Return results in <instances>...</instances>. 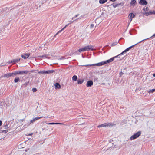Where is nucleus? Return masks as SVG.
<instances>
[{
	"mask_svg": "<svg viewBox=\"0 0 155 155\" xmlns=\"http://www.w3.org/2000/svg\"><path fill=\"white\" fill-rule=\"evenodd\" d=\"M141 132V131H139L135 133L130 137V140H134L138 138L140 135Z\"/></svg>",
	"mask_w": 155,
	"mask_h": 155,
	"instance_id": "nucleus-1",
	"label": "nucleus"
},
{
	"mask_svg": "<svg viewBox=\"0 0 155 155\" xmlns=\"http://www.w3.org/2000/svg\"><path fill=\"white\" fill-rule=\"evenodd\" d=\"M112 123H105L99 125L97 127L99 128L101 127H108L112 125Z\"/></svg>",
	"mask_w": 155,
	"mask_h": 155,
	"instance_id": "nucleus-2",
	"label": "nucleus"
},
{
	"mask_svg": "<svg viewBox=\"0 0 155 155\" xmlns=\"http://www.w3.org/2000/svg\"><path fill=\"white\" fill-rule=\"evenodd\" d=\"M129 49L128 48H127L125 50L123 51L122 52H121L120 54H118V55H119V58L117 59V61H120L121 60H122L124 58V57H122V58H120V56L123 55L124 53H125L127 51H129Z\"/></svg>",
	"mask_w": 155,
	"mask_h": 155,
	"instance_id": "nucleus-3",
	"label": "nucleus"
},
{
	"mask_svg": "<svg viewBox=\"0 0 155 155\" xmlns=\"http://www.w3.org/2000/svg\"><path fill=\"white\" fill-rule=\"evenodd\" d=\"M119 58V55H117L116 56L111 58L109 60H107L105 61H104V62L105 63V64H107V63H109L110 62H112L114 60V58Z\"/></svg>",
	"mask_w": 155,
	"mask_h": 155,
	"instance_id": "nucleus-4",
	"label": "nucleus"
},
{
	"mask_svg": "<svg viewBox=\"0 0 155 155\" xmlns=\"http://www.w3.org/2000/svg\"><path fill=\"white\" fill-rule=\"evenodd\" d=\"M85 49V51H88L90 50L93 51L94 48H93V47L92 45H88L84 47Z\"/></svg>",
	"mask_w": 155,
	"mask_h": 155,
	"instance_id": "nucleus-5",
	"label": "nucleus"
},
{
	"mask_svg": "<svg viewBox=\"0 0 155 155\" xmlns=\"http://www.w3.org/2000/svg\"><path fill=\"white\" fill-rule=\"evenodd\" d=\"M18 74L20 75H24L27 74L28 73V71H17Z\"/></svg>",
	"mask_w": 155,
	"mask_h": 155,
	"instance_id": "nucleus-6",
	"label": "nucleus"
},
{
	"mask_svg": "<svg viewBox=\"0 0 155 155\" xmlns=\"http://www.w3.org/2000/svg\"><path fill=\"white\" fill-rule=\"evenodd\" d=\"M74 21H75V20H73V21H70V23H68V25H65V26L64 27V28H63L61 30L59 31L55 35V36L56 35L58 34L59 33H60L67 26H68V25H69V24H71V23H73Z\"/></svg>",
	"mask_w": 155,
	"mask_h": 155,
	"instance_id": "nucleus-7",
	"label": "nucleus"
},
{
	"mask_svg": "<svg viewBox=\"0 0 155 155\" xmlns=\"http://www.w3.org/2000/svg\"><path fill=\"white\" fill-rule=\"evenodd\" d=\"M93 85V82L92 80L88 81L86 84V86L88 87H91Z\"/></svg>",
	"mask_w": 155,
	"mask_h": 155,
	"instance_id": "nucleus-8",
	"label": "nucleus"
},
{
	"mask_svg": "<svg viewBox=\"0 0 155 155\" xmlns=\"http://www.w3.org/2000/svg\"><path fill=\"white\" fill-rule=\"evenodd\" d=\"M139 4L142 5H145L147 4V2L146 0H140Z\"/></svg>",
	"mask_w": 155,
	"mask_h": 155,
	"instance_id": "nucleus-9",
	"label": "nucleus"
},
{
	"mask_svg": "<svg viewBox=\"0 0 155 155\" xmlns=\"http://www.w3.org/2000/svg\"><path fill=\"white\" fill-rule=\"evenodd\" d=\"M4 77L7 78L12 77V73H7L5 74L4 75Z\"/></svg>",
	"mask_w": 155,
	"mask_h": 155,
	"instance_id": "nucleus-10",
	"label": "nucleus"
},
{
	"mask_svg": "<svg viewBox=\"0 0 155 155\" xmlns=\"http://www.w3.org/2000/svg\"><path fill=\"white\" fill-rule=\"evenodd\" d=\"M29 55H30L29 54L26 53V54H24V55H23V54L21 55V57L22 58H23L24 59H25L28 58L29 57Z\"/></svg>",
	"mask_w": 155,
	"mask_h": 155,
	"instance_id": "nucleus-11",
	"label": "nucleus"
},
{
	"mask_svg": "<svg viewBox=\"0 0 155 155\" xmlns=\"http://www.w3.org/2000/svg\"><path fill=\"white\" fill-rule=\"evenodd\" d=\"M124 3H120L117 4H113V7L115 8L119 6H122L123 5Z\"/></svg>",
	"mask_w": 155,
	"mask_h": 155,
	"instance_id": "nucleus-12",
	"label": "nucleus"
},
{
	"mask_svg": "<svg viewBox=\"0 0 155 155\" xmlns=\"http://www.w3.org/2000/svg\"><path fill=\"white\" fill-rule=\"evenodd\" d=\"M129 16L130 17V22L132 20V19L135 16V15L133 14V13H131L129 14Z\"/></svg>",
	"mask_w": 155,
	"mask_h": 155,
	"instance_id": "nucleus-13",
	"label": "nucleus"
},
{
	"mask_svg": "<svg viewBox=\"0 0 155 155\" xmlns=\"http://www.w3.org/2000/svg\"><path fill=\"white\" fill-rule=\"evenodd\" d=\"M105 64V63L104 62V61H102L101 62H100V63H98L95 64H94L95 65H96L97 66H101L103 65H104Z\"/></svg>",
	"mask_w": 155,
	"mask_h": 155,
	"instance_id": "nucleus-14",
	"label": "nucleus"
},
{
	"mask_svg": "<svg viewBox=\"0 0 155 155\" xmlns=\"http://www.w3.org/2000/svg\"><path fill=\"white\" fill-rule=\"evenodd\" d=\"M54 72V70L45 71V74L52 73Z\"/></svg>",
	"mask_w": 155,
	"mask_h": 155,
	"instance_id": "nucleus-15",
	"label": "nucleus"
},
{
	"mask_svg": "<svg viewBox=\"0 0 155 155\" xmlns=\"http://www.w3.org/2000/svg\"><path fill=\"white\" fill-rule=\"evenodd\" d=\"M148 39V38H147V39H144V40H143L142 41H141L138 42L137 43H136V44H135V45H134L130 47H129L128 48L129 49V50H130V49H131V48H132L133 47H134L136 45L139 43H140V42H142V41H144V40H146L147 39Z\"/></svg>",
	"mask_w": 155,
	"mask_h": 155,
	"instance_id": "nucleus-16",
	"label": "nucleus"
},
{
	"mask_svg": "<svg viewBox=\"0 0 155 155\" xmlns=\"http://www.w3.org/2000/svg\"><path fill=\"white\" fill-rule=\"evenodd\" d=\"M153 13L152 12V11H150L148 12H145L143 13L144 15L146 16H148V15H151L153 14Z\"/></svg>",
	"mask_w": 155,
	"mask_h": 155,
	"instance_id": "nucleus-17",
	"label": "nucleus"
},
{
	"mask_svg": "<svg viewBox=\"0 0 155 155\" xmlns=\"http://www.w3.org/2000/svg\"><path fill=\"white\" fill-rule=\"evenodd\" d=\"M4 129V128H3L2 127L0 129V133H7L8 131V130H2V129Z\"/></svg>",
	"mask_w": 155,
	"mask_h": 155,
	"instance_id": "nucleus-18",
	"label": "nucleus"
},
{
	"mask_svg": "<svg viewBox=\"0 0 155 155\" xmlns=\"http://www.w3.org/2000/svg\"><path fill=\"white\" fill-rule=\"evenodd\" d=\"M54 86L56 89L60 88H61V85L58 83H56L54 84Z\"/></svg>",
	"mask_w": 155,
	"mask_h": 155,
	"instance_id": "nucleus-19",
	"label": "nucleus"
},
{
	"mask_svg": "<svg viewBox=\"0 0 155 155\" xmlns=\"http://www.w3.org/2000/svg\"><path fill=\"white\" fill-rule=\"evenodd\" d=\"M84 81L83 79H79L77 80L78 83L79 84H81Z\"/></svg>",
	"mask_w": 155,
	"mask_h": 155,
	"instance_id": "nucleus-20",
	"label": "nucleus"
},
{
	"mask_svg": "<svg viewBox=\"0 0 155 155\" xmlns=\"http://www.w3.org/2000/svg\"><path fill=\"white\" fill-rule=\"evenodd\" d=\"M2 127H3V128L4 129H7L8 128V123H5L4 125H3Z\"/></svg>",
	"mask_w": 155,
	"mask_h": 155,
	"instance_id": "nucleus-21",
	"label": "nucleus"
},
{
	"mask_svg": "<svg viewBox=\"0 0 155 155\" xmlns=\"http://www.w3.org/2000/svg\"><path fill=\"white\" fill-rule=\"evenodd\" d=\"M21 58H18L17 59H14L12 60V61L13 62V64H15L16 62H18V61H19L20 60Z\"/></svg>",
	"mask_w": 155,
	"mask_h": 155,
	"instance_id": "nucleus-22",
	"label": "nucleus"
},
{
	"mask_svg": "<svg viewBox=\"0 0 155 155\" xmlns=\"http://www.w3.org/2000/svg\"><path fill=\"white\" fill-rule=\"evenodd\" d=\"M12 77H14L16 76L17 74H18L17 71H15L14 72L12 73Z\"/></svg>",
	"mask_w": 155,
	"mask_h": 155,
	"instance_id": "nucleus-23",
	"label": "nucleus"
},
{
	"mask_svg": "<svg viewBox=\"0 0 155 155\" xmlns=\"http://www.w3.org/2000/svg\"><path fill=\"white\" fill-rule=\"evenodd\" d=\"M136 2L135 0H131L130 2V5H131L134 6Z\"/></svg>",
	"mask_w": 155,
	"mask_h": 155,
	"instance_id": "nucleus-24",
	"label": "nucleus"
},
{
	"mask_svg": "<svg viewBox=\"0 0 155 155\" xmlns=\"http://www.w3.org/2000/svg\"><path fill=\"white\" fill-rule=\"evenodd\" d=\"M147 92L149 93H153V92H155V88L147 90Z\"/></svg>",
	"mask_w": 155,
	"mask_h": 155,
	"instance_id": "nucleus-25",
	"label": "nucleus"
},
{
	"mask_svg": "<svg viewBox=\"0 0 155 155\" xmlns=\"http://www.w3.org/2000/svg\"><path fill=\"white\" fill-rule=\"evenodd\" d=\"M107 1V0H99V2L100 4H103L106 2Z\"/></svg>",
	"mask_w": 155,
	"mask_h": 155,
	"instance_id": "nucleus-26",
	"label": "nucleus"
},
{
	"mask_svg": "<svg viewBox=\"0 0 155 155\" xmlns=\"http://www.w3.org/2000/svg\"><path fill=\"white\" fill-rule=\"evenodd\" d=\"M78 51L79 53H81L82 52L85 51V49L84 48V47L83 48H81L78 49Z\"/></svg>",
	"mask_w": 155,
	"mask_h": 155,
	"instance_id": "nucleus-27",
	"label": "nucleus"
},
{
	"mask_svg": "<svg viewBox=\"0 0 155 155\" xmlns=\"http://www.w3.org/2000/svg\"><path fill=\"white\" fill-rule=\"evenodd\" d=\"M78 79V77L76 75H74L72 77V79L73 81H76Z\"/></svg>",
	"mask_w": 155,
	"mask_h": 155,
	"instance_id": "nucleus-28",
	"label": "nucleus"
},
{
	"mask_svg": "<svg viewBox=\"0 0 155 155\" xmlns=\"http://www.w3.org/2000/svg\"><path fill=\"white\" fill-rule=\"evenodd\" d=\"M38 74H45V71L44 70L39 71L38 72Z\"/></svg>",
	"mask_w": 155,
	"mask_h": 155,
	"instance_id": "nucleus-29",
	"label": "nucleus"
},
{
	"mask_svg": "<svg viewBox=\"0 0 155 155\" xmlns=\"http://www.w3.org/2000/svg\"><path fill=\"white\" fill-rule=\"evenodd\" d=\"M19 81V78L18 77L17 78H15L14 80V81L15 83H17Z\"/></svg>",
	"mask_w": 155,
	"mask_h": 155,
	"instance_id": "nucleus-30",
	"label": "nucleus"
},
{
	"mask_svg": "<svg viewBox=\"0 0 155 155\" xmlns=\"http://www.w3.org/2000/svg\"><path fill=\"white\" fill-rule=\"evenodd\" d=\"M74 55L79 54H80L79 52V51H78V50L75 51H74Z\"/></svg>",
	"mask_w": 155,
	"mask_h": 155,
	"instance_id": "nucleus-31",
	"label": "nucleus"
},
{
	"mask_svg": "<svg viewBox=\"0 0 155 155\" xmlns=\"http://www.w3.org/2000/svg\"><path fill=\"white\" fill-rule=\"evenodd\" d=\"M117 43L118 42H117L115 41L111 44V46L112 47L114 46L117 45Z\"/></svg>",
	"mask_w": 155,
	"mask_h": 155,
	"instance_id": "nucleus-32",
	"label": "nucleus"
},
{
	"mask_svg": "<svg viewBox=\"0 0 155 155\" xmlns=\"http://www.w3.org/2000/svg\"><path fill=\"white\" fill-rule=\"evenodd\" d=\"M95 65L94 64H87V65H82V66H93Z\"/></svg>",
	"mask_w": 155,
	"mask_h": 155,
	"instance_id": "nucleus-33",
	"label": "nucleus"
},
{
	"mask_svg": "<svg viewBox=\"0 0 155 155\" xmlns=\"http://www.w3.org/2000/svg\"><path fill=\"white\" fill-rule=\"evenodd\" d=\"M143 10L144 11H148L149 10L148 7H146V8L145 7L143 8Z\"/></svg>",
	"mask_w": 155,
	"mask_h": 155,
	"instance_id": "nucleus-34",
	"label": "nucleus"
},
{
	"mask_svg": "<svg viewBox=\"0 0 155 155\" xmlns=\"http://www.w3.org/2000/svg\"><path fill=\"white\" fill-rule=\"evenodd\" d=\"M43 117H36L34 119L36 121L38 120L40 118H42Z\"/></svg>",
	"mask_w": 155,
	"mask_h": 155,
	"instance_id": "nucleus-35",
	"label": "nucleus"
},
{
	"mask_svg": "<svg viewBox=\"0 0 155 155\" xmlns=\"http://www.w3.org/2000/svg\"><path fill=\"white\" fill-rule=\"evenodd\" d=\"M46 55H43L41 56H38L37 57L38 58H44L45 57H46Z\"/></svg>",
	"mask_w": 155,
	"mask_h": 155,
	"instance_id": "nucleus-36",
	"label": "nucleus"
},
{
	"mask_svg": "<svg viewBox=\"0 0 155 155\" xmlns=\"http://www.w3.org/2000/svg\"><path fill=\"white\" fill-rule=\"evenodd\" d=\"M98 78L97 77H95L94 79V81L97 82L98 81Z\"/></svg>",
	"mask_w": 155,
	"mask_h": 155,
	"instance_id": "nucleus-37",
	"label": "nucleus"
},
{
	"mask_svg": "<svg viewBox=\"0 0 155 155\" xmlns=\"http://www.w3.org/2000/svg\"><path fill=\"white\" fill-rule=\"evenodd\" d=\"M29 81H28V82H25L24 84V85H25V86L26 87L27 86H28L29 85Z\"/></svg>",
	"mask_w": 155,
	"mask_h": 155,
	"instance_id": "nucleus-38",
	"label": "nucleus"
},
{
	"mask_svg": "<svg viewBox=\"0 0 155 155\" xmlns=\"http://www.w3.org/2000/svg\"><path fill=\"white\" fill-rule=\"evenodd\" d=\"M79 15V14H77L74 17H72V19H73L74 18H75L77 17Z\"/></svg>",
	"mask_w": 155,
	"mask_h": 155,
	"instance_id": "nucleus-39",
	"label": "nucleus"
},
{
	"mask_svg": "<svg viewBox=\"0 0 155 155\" xmlns=\"http://www.w3.org/2000/svg\"><path fill=\"white\" fill-rule=\"evenodd\" d=\"M74 54V51H71V52L70 53V56H73V55Z\"/></svg>",
	"mask_w": 155,
	"mask_h": 155,
	"instance_id": "nucleus-40",
	"label": "nucleus"
},
{
	"mask_svg": "<svg viewBox=\"0 0 155 155\" xmlns=\"http://www.w3.org/2000/svg\"><path fill=\"white\" fill-rule=\"evenodd\" d=\"M47 124L48 125H54V124H55V123H53V122L49 123H47Z\"/></svg>",
	"mask_w": 155,
	"mask_h": 155,
	"instance_id": "nucleus-41",
	"label": "nucleus"
},
{
	"mask_svg": "<svg viewBox=\"0 0 155 155\" xmlns=\"http://www.w3.org/2000/svg\"><path fill=\"white\" fill-rule=\"evenodd\" d=\"M32 91L33 92H35L37 91V89L36 88H33L32 89Z\"/></svg>",
	"mask_w": 155,
	"mask_h": 155,
	"instance_id": "nucleus-42",
	"label": "nucleus"
},
{
	"mask_svg": "<svg viewBox=\"0 0 155 155\" xmlns=\"http://www.w3.org/2000/svg\"><path fill=\"white\" fill-rule=\"evenodd\" d=\"M123 74V73L122 71L120 72L119 73L120 76L121 77Z\"/></svg>",
	"mask_w": 155,
	"mask_h": 155,
	"instance_id": "nucleus-43",
	"label": "nucleus"
},
{
	"mask_svg": "<svg viewBox=\"0 0 155 155\" xmlns=\"http://www.w3.org/2000/svg\"><path fill=\"white\" fill-rule=\"evenodd\" d=\"M55 124H63L61 123H55Z\"/></svg>",
	"mask_w": 155,
	"mask_h": 155,
	"instance_id": "nucleus-44",
	"label": "nucleus"
},
{
	"mask_svg": "<svg viewBox=\"0 0 155 155\" xmlns=\"http://www.w3.org/2000/svg\"><path fill=\"white\" fill-rule=\"evenodd\" d=\"M35 121V119H33L32 120H31V121H30V122L31 123H33L34 122V121Z\"/></svg>",
	"mask_w": 155,
	"mask_h": 155,
	"instance_id": "nucleus-45",
	"label": "nucleus"
},
{
	"mask_svg": "<svg viewBox=\"0 0 155 155\" xmlns=\"http://www.w3.org/2000/svg\"><path fill=\"white\" fill-rule=\"evenodd\" d=\"M8 63L9 64H11V63H13V62L12 61V60L9 61L8 62Z\"/></svg>",
	"mask_w": 155,
	"mask_h": 155,
	"instance_id": "nucleus-46",
	"label": "nucleus"
},
{
	"mask_svg": "<svg viewBox=\"0 0 155 155\" xmlns=\"http://www.w3.org/2000/svg\"><path fill=\"white\" fill-rule=\"evenodd\" d=\"M94 27V25L93 24H91L90 25V27H91V28H92Z\"/></svg>",
	"mask_w": 155,
	"mask_h": 155,
	"instance_id": "nucleus-47",
	"label": "nucleus"
},
{
	"mask_svg": "<svg viewBox=\"0 0 155 155\" xmlns=\"http://www.w3.org/2000/svg\"><path fill=\"white\" fill-rule=\"evenodd\" d=\"M155 37V33L151 37V38H154Z\"/></svg>",
	"mask_w": 155,
	"mask_h": 155,
	"instance_id": "nucleus-48",
	"label": "nucleus"
},
{
	"mask_svg": "<svg viewBox=\"0 0 155 155\" xmlns=\"http://www.w3.org/2000/svg\"><path fill=\"white\" fill-rule=\"evenodd\" d=\"M29 125V124L28 123V124H27L26 125H24V126L26 127H28V126Z\"/></svg>",
	"mask_w": 155,
	"mask_h": 155,
	"instance_id": "nucleus-49",
	"label": "nucleus"
},
{
	"mask_svg": "<svg viewBox=\"0 0 155 155\" xmlns=\"http://www.w3.org/2000/svg\"><path fill=\"white\" fill-rule=\"evenodd\" d=\"M152 13H153V14H155V11L153 10V11H152Z\"/></svg>",
	"mask_w": 155,
	"mask_h": 155,
	"instance_id": "nucleus-50",
	"label": "nucleus"
},
{
	"mask_svg": "<svg viewBox=\"0 0 155 155\" xmlns=\"http://www.w3.org/2000/svg\"><path fill=\"white\" fill-rule=\"evenodd\" d=\"M2 121L0 120V126L2 125Z\"/></svg>",
	"mask_w": 155,
	"mask_h": 155,
	"instance_id": "nucleus-51",
	"label": "nucleus"
},
{
	"mask_svg": "<svg viewBox=\"0 0 155 155\" xmlns=\"http://www.w3.org/2000/svg\"><path fill=\"white\" fill-rule=\"evenodd\" d=\"M81 18V17H79L78 18L75 20V21H77L78 19H80Z\"/></svg>",
	"mask_w": 155,
	"mask_h": 155,
	"instance_id": "nucleus-52",
	"label": "nucleus"
},
{
	"mask_svg": "<svg viewBox=\"0 0 155 155\" xmlns=\"http://www.w3.org/2000/svg\"><path fill=\"white\" fill-rule=\"evenodd\" d=\"M33 133H30V134H29L28 135L29 136H31V135H32L33 134Z\"/></svg>",
	"mask_w": 155,
	"mask_h": 155,
	"instance_id": "nucleus-53",
	"label": "nucleus"
},
{
	"mask_svg": "<svg viewBox=\"0 0 155 155\" xmlns=\"http://www.w3.org/2000/svg\"><path fill=\"white\" fill-rule=\"evenodd\" d=\"M110 1H112V2H115L117 0H110Z\"/></svg>",
	"mask_w": 155,
	"mask_h": 155,
	"instance_id": "nucleus-54",
	"label": "nucleus"
},
{
	"mask_svg": "<svg viewBox=\"0 0 155 155\" xmlns=\"http://www.w3.org/2000/svg\"><path fill=\"white\" fill-rule=\"evenodd\" d=\"M153 77H155V73L153 74Z\"/></svg>",
	"mask_w": 155,
	"mask_h": 155,
	"instance_id": "nucleus-55",
	"label": "nucleus"
},
{
	"mask_svg": "<svg viewBox=\"0 0 155 155\" xmlns=\"http://www.w3.org/2000/svg\"><path fill=\"white\" fill-rule=\"evenodd\" d=\"M20 120H21V121H23L24 120L23 119H21Z\"/></svg>",
	"mask_w": 155,
	"mask_h": 155,
	"instance_id": "nucleus-56",
	"label": "nucleus"
},
{
	"mask_svg": "<svg viewBox=\"0 0 155 155\" xmlns=\"http://www.w3.org/2000/svg\"><path fill=\"white\" fill-rule=\"evenodd\" d=\"M108 46V45H107L106 46V47H107Z\"/></svg>",
	"mask_w": 155,
	"mask_h": 155,
	"instance_id": "nucleus-57",
	"label": "nucleus"
},
{
	"mask_svg": "<svg viewBox=\"0 0 155 155\" xmlns=\"http://www.w3.org/2000/svg\"><path fill=\"white\" fill-rule=\"evenodd\" d=\"M101 84H104V83H102Z\"/></svg>",
	"mask_w": 155,
	"mask_h": 155,
	"instance_id": "nucleus-58",
	"label": "nucleus"
},
{
	"mask_svg": "<svg viewBox=\"0 0 155 155\" xmlns=\"http://www.w3.org/2000/svg\"><path fill=\"white\" fill-rule=\"evenodd\" d=\"M40 6H41V5H39V7H40Z\"/></svg>",
	"mask_w": 155,
	"mask_h": 155,
	"instance_id": "nucleus-59",
	"label": "nucleus"
},
{
	"mask_svg": "<svg viewBox=\"0 0 155 155\" xmlns=\"http://www.w3.org/2000/svg\"><path fill=\"white\" fill-rule=\"evenodd\" d=\"M37 5H38V3H37Z\"/></svg>",
	"mask_w": 155,
	"mask_h": 155,
	"instance_id": "nucleus-60",
	"label": "nucleus"
},
{
	"mask_svg": "<svg viewBox=\"0 0 155 155\" xmlns=\"http://www.w3.org/2000/svg\"><path fill=\"white\" fill-rule=\"evenodd\" d=\"M122 38H120V39H122Z\"/></svg>",
	"mask_w": 155,
	"mask_h": 155,
	"instance_id": "nucleus-61",
	"label": "nucleus"
}]
</instances>
